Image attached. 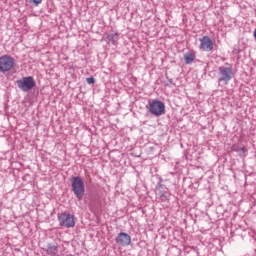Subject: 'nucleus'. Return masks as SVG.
<instances>
[{
	"instance_id": "f257e3e1",
	"label": "nucleus",
	"mask_w": 256,
	"mask_h": 256,
	"mask_svg": "<svg viewBox=\"0 0 256 256\" xmlns=\"http://www.w3.org/2000/svg\"><path fill=\"white\" fill-rule=\"evenodd\" d=\"M70 181H71L72 191L75 197H77L79 201H81V199H83L85 195V182L83 181V178L79 176H74L71 178Z\"/></svg>"
},
{
	"instance_id": "f03ea898",
	"label": "nucleus",
	"mask_w": 256,
	"mask_h": 256,
	"mask_svg": "<svg viewBox=\"0 0 256 256\" xmlns=\"http://www.w3.org/2000/svg\"><path fill=\"white\" fill-rule=\"evenodd\" d=\"M147 109L155 117H161L165 113V103L161 102V100H152Z\"/></svg>"
},
{
	"instance_id": "7ed1b4c3",
	"label": "nucleus",
	"mask_w": 256,
	"mask_h": 256,
	"mask_svg": "<svg viewBox=\"0 0 256 256\" xmlns=\"http://www.w3.org/2000/svg\"><path fill=\"white\" fill-rule=\"evenodd\" d=\"M16 83L18 85V88L21 91H24V93H27V91H31V89H34L35 85H37L33 76L24 77L23 79L17 80Z\"/></svg>"
},
{
	"instance_id": "20e7f679",
	"label": "nucleus",
	"mask_w": 256,
	"mask_h": 256,
	"mask_svg": "<svg viewBox=\"0 0 256 256\" xmlns=\"http://www.w3.org/2000/svg\"><path fill=\"white\" fill-rule=\"evenodd\" d=\"M218 81H222L227 85L229 83L230 79H233V67L232 66H220L218 68Z\"/></svg>"
},
{
	"instance_id": "39448f33",
	"label": "nucleus",
	"mask_w": 256,
	"mask_h": 256,
	"mask_svg": "<svg viewBox=\"0 0 256 256\" xmlns=\"http://www.w3.org/2000/svg\"><path fill=\"white\" fill-rule=\"evenodd\" d=\"M15 67V58L10 55H3L0 57V71L1 73H7Z\"/></svg>"
},
{
	"instance_id": "423d86ee",
	"label": "nucleus",
	"mask_w": 256,
	"mask_h": 256,
	"mask_svg": "<svg viewBox=\"0 0 256 256\" xmlns=\"http://www.w3.org/2000/svg\"><path fill=\"white\" fill-rule=\"evenodd\" d=\"M58 221L61 227H67L68 229L71 227H75V218L69 213L60 214L58 217Z\"/></svg>"
},
{
	"instance_id": "0eeeda50",
	"label": "nucleus",
	"mask_w": 256,
	"mask_h": 256,
	"mask_svg": "<svg viewBox=\"0 0 256 256\" xmlns=\"http://www.w3.org/2000/svg\"><path fill=\"white\" fill-rule=\"evenodd\" d=\"M116 243L121 247H128V245H131V236L125 232H120L116 237Z\"/></svg>"
},
{
	"instance_id": "6e6552de",
	"label": "nucleus",
	"mask_w": 256,
	"mask_h": 256,
	"mask_svg": "<svg viewBox=\"0 0 256 256\" xmlns=\"http://www.w3.org/2000/svg\"><path fill=\"white\" fill-rule=\"evenodd\" d=\"M199 41L200 49H202V51H206L207 53H209V51H213V40H211V38L204 36L200 38Z\"/></svg>"
},
{
	"instance_id": "1a4fd4ad",
	"label": "nucleus",
	"mask_w": 256,
	"mask_h": 256,
	"mask_svg": "<svg viewBox=\"0 0 256 256\" xmlns=\"http://www.w3.org/2000/svg\"><path fill=\"white\" fill-rule=\"evenodd\" d=\"M46 253L49 256H55L59 253V247L54 244H48V246L46 248Z\"/></svg>"
},
{
	"instance_id": "9d476101",
	"label": "nucleus",
	"mask_w": 256,
	"mask_h": 256,
	"mask_svg": "<svg viewBox=\"0 0 256 256\" xmlns=\"http://www.w3.org/2000/svg\"><path fill=\"white\" fill-rule=\"evenodd\" d=\"M184 61H185L186 65H191V63H193V61H195V54H193V53L184 54Z\"/></svg>"
},
{
	"instance_id": "9b49d317",
	"label": "nucleus",
	"mask_w": 256,
	"mask_h": 256,
	"mask_svg": "<svg viewBox=\"0 0 256 256\" xmlns=\"http://www.w3.org/2000/svg\"><path fill=\"white\" fill-rule=\"evenodd\" d=\"M107 41H109L110 43H112L113 45H117V35L115 34H109L107 36Z\"/></svg>"
},
{
	"instance_id": "f8f14e48",
	"label": "nucleus",
	"mask_w": 256,
	"mask_h": 256,
	"mask_svg": "<svg viewBox=\"0 0 256 256\" xmlns=\"http://www.w3.org/2000/svg\"><path fill=\"white\" fill-rule=\"evenodd\" d=\"M29 2L37 7L43 3V0H29Z\"/></svg>"
},
{
	"instance_id": "ddd939ff",
	"label": "nucleus",
	"mask_w": 256,
	"mask_h": 256,
	"mask_svg": "<svg viewBox=\"0 0 256 256\" xmlns=\"http://www.w3.org/2000/svg\"><path fill=\"white\" fill-rule=\"evenodd\" d=\"M86 81H87V83H88L89 85H93V83H95V78L89 77V78L86 79Z\"/></svg>"
},
{
	"instance_id": "4468645a",
	"label": "nucleus",
	"mask_w": 256,
	"mask_h": 256,
	"mask_svg": "<svg viewBox=\"0 0 256 256\" xmlns=\"http://www.w3.org/2000/svg\"><path fill=\"white\" fill-rule=\"evenodd\" d=\"M246 151H247L246 148H241V152H242V153H245Z\"/></svg>"
}]
</instances>
